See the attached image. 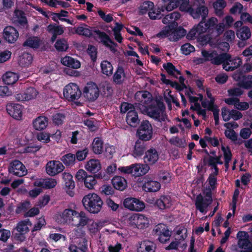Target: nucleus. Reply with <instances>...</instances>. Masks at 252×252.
Wrapping results in <instances>:
<instances>
[{"instance_id":"f257e3e1","label":"nucleus","mask_w":252,"mask_h":252,"mask_svg":"<svg viewBox=\"0 0 252 252\" xmlns=\"http://www.w3.org/2000/svg\"><path fill=\"white\" fill-rule=\"evenodd\" d=\"M210 162L212 165L213 173L209 176L207 182L204 185L203 193L205 196L203 197L201 194H199L196 197L195 200L196 207L201 213L205 212L208 206L212 202L211 191L215 188L217 182L216 176L218 173L216 164L222 163L219 157L211 158Z\"/></svg>"},{"instance_id":"f03ea898","label":"nucleus","mask_w":252,"mask_h":252,"mask_svg":"<svg viewBox=\"0 0 252 252\" xmlns=\"http://www.w3.org/2000/svg\"><path fill=\"white\" fill-rule=\"evenodd\" d=\"M201 54L206 60H209L214 64L219 65L222 63L223 68L227 71L234 70L242 64L240 58L232 57L226 53L218 55L216 51L202 50Z\"/></svg>"},{"instance_id":"7ed1b4c3","label":"nucleus","mask_w":252,"mask_h":252,"mask_svg":"<svg viewBox=\"0 0 252 252\" xmlns=\"http://www.w3.org/2000/svg\"><path fill=\"white\" fill-rule=\"evenodd\" d=\"M218 20L215 17H211L209 19L206 23L200 22L196 27H194L188 34V37L189 39H192L195 37H199L201 33L207 31L212 32L214 35L218 36L224 31V25L223 23L218 24Z\"/></svg>"},{"instance_id":"20e7f679","label":"nucleus","mask_w":252,"mask_h":252,"mask_svg":"<svg viewBox=\"0 0 252 252\" xmlns=\"http://www.w3.org/2000/svg\"><path fill=\"white\" fill-rule=\"evenodd\" d=\"M142 105L141 108L140 105L139 106V109L143 114L148 115L149 117L158 120L160 122H164L163 128L167 131L168 129V126L171 124L170 121L167 119V115L165 113V106L163 103L160 102H152L149 104V106Z\"/></svg>"},{"instance_id":"39448f33","label":"nucleus","mask_w":252,"mask_h":252,"mask_svg":"<svg viewBox=\"0 0 252 252\" xmlns=\"http://www.w3.org/2000/svg\"><path fill=\"white\" fill-rule=\"evenodd\" d=\"M204 2V0H195L192 6H197V8L194 10L190 5L189 0H180L178 7L181 11L189 12L194 19L201 17L204 20L208 14V8L203 5Z\"/></svg>"},{"instance_id":"423d86ee","label":"nucleus","mask_w":252,"mask_h":252,"mask_svg":"<svg viewBox=\"0 0 252 252\" xmlns=\"http://www.w3.org/2000/svg\"><path fill=\"white\" fill-rule=\"evenodd\" d=\"M82 202L85 209L92 214L99 212L103 205L101 198L95 193H89L85 195Z\"/></svg>"},{"instance_id":"0eeeda50","label":"nucleus","mask_w":252,"mask_h":252,"mask_svg":"<svg viewBox=\"0 0 252 252\" xmlns=\"http://www.w3.org/2000/svg\"><path fill=\"white\" fill-rule=\"evenodd\" d=\"M186 33V31L181 26L168 25L164 27L157 34V37L162 38L168 37L171 41H176L184 36Z\"/></svg>"},{"instance_id":"6e6552de","label":"nucleus","mask_w":252,"mask_h":252,"mask_svg":"<svg viewBox=\"0 0 252 252\" xmlns=\"http://www.w3.org/2000/svg\"><path fill=\"white\" fill-rule=\"evenodd\" d=\"M187 230L183 227L176 228L174 239L165 249L167 250H177L178 248L185 249L187 245L185 241L187 237Z\"/></svg>"},{"instance_id":"1a4fd4ad","label":"nucleus","mask_w":252,"mask_h":252,"mask_svg":"<svg viewBox=\"0 0 252 252\" xmlns=\"http://www.w3.org/2000/svg\"><path fill=\"white\" fill-rule=\"evenodd\" d=\"M78 211L71 208H66L59 213L55 217L56 221L60 224L73 225L75 224V219Z\"/></svg>"},{"instance_id":"9d476101","label":"nucleus","mask_w":252,"mask_h":252,"mask_svg":"<svg viewBox=\"0 0 252 252\" xmlns=\"http://www.w3.org/2000/svg\"><path fill=\"white\" fill-rule=\"evenodd\" d=\"M150 222V218L142 214H134L127 219V223L130 226L139 229L148 228Z\"/></svg>"},{"instance_id":"9b49d317","label":"nucleus","mask_w":252,"mask_h":252,"mask_svg":"<svg viewBox=\"0 0 252 252\" xmlns=\"http://www.w3.org/2000/svg\"><path fill=\"white\" fill-rule=\"evenodd\" d=\"M135 108L132 104L127 102H123L121 105V112H127L126 121L127 124L133 127H135L139 123L138 115L135 111Z\"/></svg>"},{"instance_id":"f8f14e48","label":"nucleus","mask_w":252,"mask_h":252,"mask_svg":"<svg viewBox=\"0 0 252 252\" xmlns=\"http://www.w3.org/2000/svg\"><path fill=\"white\" fill-rule=\"evenodd\" d=\"M199 41L202 45L209 44L211 47L217 48L223 51H228L230 47L229 42L219 41L218 40L211 38L209 35L199 37Z\"/></svg>"},{"instance_id":"ddd939ff","label":"nucleus","mask_w":252,"mask_h":252,"mask_svg":"<svg viewBox=\"0 0 252 252\" xmlns=\"http://www.w3.org/2000/svg\"><path fill=\"white\" fill-rule=\"evenodd\" d=\"M153 127L148 121L141 122L137 130V135L139 139L147 141L151 140L153 137Z\"/></svg>"},{"instance_id":"4468645a","label":"nucleus","mask_w":252,"mask_h":252,"mask_svg":"<svg viewBox=\"0 0 252 252\" xmlns=\"http://www.w3.org/2000/svg\"><path fill=\"white\" fill-rule=\"evenodd\" d=\"M237 245L241 249L240 252H252V243L249 240L248 232L240 231L237 234Z\"/></svg>"},{"instance_id":"2eb2a0df","label":"nucleus","mask_w":252,"mask_h":252,"mask_svg":"<svg viewBox=\"0 0 252 252\" xmlns=\"http://www.w3.org/2000/svg\"><path fill=\"white\" fill-rule=\"evenodd\" d=\"M63 94L66 99L72 101L79 98L81 92L76 84L71 83L64 87Z\"/></svg>"},{"instance_id":"dca6fc26","label":"nucleus","mask_w":252,"mask_h":252,"mask_svg":"<svg viewBox=\"0 0 252 252\" xmlns=\"http://www.w3.org/2000/svg\"><path fill=\"white\" fill-rule=\"evenodd\" d=\"M124 206L127 209L135 212H141L145 207V203L139 199L128 197L124 201Z\"/></svg>"},{"instance_id":"f3484780","label":"nucleus","mask_w":252,"mask_h":252,"mask_svg":"<svg viewBox=\"0 0 252 252\" xmlns=\"http://www.w3.org/2000/svg\"><path fill=\"white\" fill-rule=\"evenodd\" d=\"M64 168L63 164L59 160H50L46 165V172L50 176L58 175L62 172Z\"/></svg>"},{"instance_id":"a211bd4d","label":"nucleus","mask_w":252,"mask_h":252,"mask_svg":"<svg viewBox=\"0 0 252 252\" xmlns=\"http://www.w3.org/2000/svg\"><path fill=\"white\" fill-rule=\"evenodd\" d=\"M84 96L90 101L96 100L99 95V90L96 84L88 83L83 89Z\"/></svg>"},{"instance_id":"6ab92c4d","label":"nucleus","mask_w":252,"mask_h":252,"mask_svg":"<svg viewBox=\"0 0 252 252\" xmlns=\"http://www.w3.org/2000/svg\"><path fill=\"white\" fill-rule=\"evenodd\" d=\"M135 99L138 102L135 104V107L137 109H139L140 105L142 108V105L147 107L152 102L151 94L147 91L137 92L135 94Z\"/></svg>"},{"instance_id":"aec40b11","label":"nucleus","mask_w":252,"mask_h":252,"mask_svg":"<svg viewBox=\"0 0 252 252\" xmlns=\"http://www.w3.org/2000/svg\"><path fill=\"white\" fill-rule=\"evenodd\" d=\"M189 93H188V95L190 102L194 104L193 105H192L191 106V108L196 110L197 114L201 116L203 119H205L206 118V110L205 109H201L200 105L198 103L199 101H201L202 100V95L201 94H199L198 96L191 95V94H193V91L190 89H189Z\"/></svg>"},{"instance_id":"412c9836","label":"nucleus","mask_w":252,"mask_h":252,"mask_svg":"<svg viewBox=\"0 0 252 252\" xmlns=\"http://www.w3.org/2000/svg\"><path fill=\"white\" fill-rule=\"evenodd\" d=\"M155 231L161 243H165L170 240L171 231L164 224H158L156 226Z\"/></svg>"},{"instance_id":"4be33fe9","label":"nucleus","mask_w":252,"mask_h":252,"mask_svg":"<svg viewBox=\"0 0 252 252\" xmlns=\"http://www.w3.org/2000/svg\"><path fill=\"white\" fill-rule=\"evenodd\" d=\"M8 171L10 173L19 177L23 176L27 173L24 165L17 160H14L10 163Z\"/></svg>"},{"instance_id":"5701e85b","label":"nucleus","mask_w":252,"mask_h":252,"mask_svg":"<svg viewBox=\"0 0 252 252\" xmlns=\"http://www.w3.org/2000/svg\"><path fill=\"white\" fill-rule=\"evenodd\" d=\"M19 37L17 30L12 26L6 27L3 32V37L9 43H13L16 41Z\"/></svg>"},{"instance_id":"b1692460","label":"nucleus","mask_w":252,"mask_h":252,"mask_svg":"<svg viewBox=\"0 0 252 252\" xmlns=\"http://www.w3.org/2000/svg\"><path fill=\"white\" fill-rule=\"evenodd\" d=\"M233 79L239 81V85L245 89L252 88V75L243 76L240 73L233 75Z\"/></svg>"},{"instance_id":"393cba45","label":"nucleus","mask_w":252,"mask_h":252,"mask_svg":"<svg viewBox=\"0 0 252 252\" xmlns=\"http://www.w3.org/2000/svg\"><path fill=\"white\" fill-rule=\"evenodd\" d=\"M107 222V221L105 220H95L91 219L87 225L88 231L92 236L95 235L105 225Z\"/></svg>"},{"instance_id":"a878e982","label":"nucleus","mask_w":252,"mask_h":252,"mask_svg":"<svg viewBox=\"0 0 252 252\" xmlns=\"http://www.w3.org/2000/svg\"><path fill=\"white\" fill-rule=\"evenodd\" d=\"M38 92L33 88H28L24 92L19 93L15 95V98L18 101H27L36 97Z\"/></svg>"},{"instance_id":"bb28decb","label":"nucleus","mask_w":252,"mask_h":252,"mask_svg":"<svg viewBox=\"0 0 252 252\" xmlns=\"http://www.w3.org/2000/svg\"><path fill=\"white\" fill-rule=\"evenodd\" d=\"M62 178L64 182V189L70 196L74 194L73 190L75 188V183L73 180L72 176L69 173L64 172L62 174Z\"/></svg>"},{"instance_id":"cd10ccee","label":"nucleus","mask_w":252,"mask_h":252,"mask_svg":"<svg viewBox=\"0 0 252 252\" xmlns=\"http://www.w3.org/2000/svg\"><path fill=\"white\" fill-rule=\"evenodd\" d=\"M155 204L159 209L164 210L173 207L175 201L170 196L162 195L156 200Z\"/></svg>"},{"instance_id":"c85d7f7f","label":"nucleus","mask_w":252,"mask_h":252,"mask_svg":"<svg viewBox=\"0 0 252 252\" xmlns=\"http://www.w3.org/2000/svg\"><path fill=\"white\" fill-rule=\"evenodd\" d=\"M23 107L18 104L9 103L6 106L8 114L13 118L19 120L22 116Z\"/></svg>"},{"instance_id":"c756f323","label":"nucleus","mask_w":252,"mask_h":252,"mask_svg":"<svg viewBox=\"0 0 252 252\" xmlns=\"http://www.w3.org/2000/svg\"><path fill=\"white\" fill-rule=\"evenodd\" d=\"M84 168L88 172L96 174L101 170L102 166L99 160L92 158L85 163Z\"/></svg>"},{"instance_id":"7c9ffc66","label":"nucleus","mask_w":252,"mask_h":252,"mask_svg":"<svg viewBox=\"0 0 252 252\" xmlns=\"http://www.w3.org/2000/svg\"><path fill=\"white\" fill-rule=\"evenodd\" d=\"M61 63L63 65L74 69H78L81 66V63L79 60L68 56L62 58Z\"/></svg>"},{"instance_id":"2f4dec72","label":"nucleus","mask_w":252,"mask_h":252,"mask_svg":"<svg viewBox=\"0 0 252 252\" xmlns=\"http://www.w3.org/2000/svg\"><path fill=\"white\" fill-rule=\"evenodd\" d=\"M161 80L164 84H165L166 85H169L172 87L175 88V89L179 91L183 90L184 89H187L186 85L184 84L185 79L183 77L180 76L179 77V81L181 83V84H179L177 82H173L171 81L169 79H167L165 75L163 74H161Z\"/></svg>"},{"instance_id":"473e14b6","label":"nucleus","mask_w":252,"mask_h":252,"mask_svg":"<svg viewBox=\"0 0 252 252\" xmlns=\"http://www.w3.org/2000/svg\"><path fill=\"white\" fill-rule=\"evenodd\" d=\"M149 170V167L147 164L135 163L132 164V175L136 177L142 176Z\"/></svg>"},{"instance_id":"72a5a7b5","label":"nucleus","mask_w":252,"mask_h":252,"mask_svg":"<svg viewBox=\"0 0 252 252\" xmlns=\"http://www.w3.org/2000/svg\"><path fill=\"white\" fill-rule=\"evenodd\" d=\"M156 246L150 241L145 240L138 243L137 247V252H155Z\"/></svg>"},{"instance_id":"f704fd0d","label":"nucleus","mask_w":252,"mask_h":252,"mask_svg":"<svg viewBox=\"0 0 252 252\" xmlns=\"http://www.w3.org/2000/svg\"><path fill=\"white\" fill-rule=\"evenodd\" d=\"M181 15L179 12H174L166 15L162 20L164 24L178 26L177 21L180 18Z\"/></svg>"},{"instance_id":"c9c22d12","label":"nucleus","mask_w":252,"mask_h":252,"mask_svg":"<svg viewBox=\"0 0 252 252\" xmlns=\"http://www.w3.org/2000/svg\"><path fill=\"white\" fill-rule=\"evenodd\" d=\"M161 188L160 183L156 181L147 180L144 183L142 188L145 191L157 192Z\"/></svg>"},{"instance_id":"e433bc0d","label":"nucleus","mask_w":252,"mask_h":252,"mask_svg":"<svg viewBox=\"0 0 252 252\" xmlns=\"http://www.w3.org/2000/svg\"><path fill=\"white\" fill-rule=\"evenodd\" d=\"M32 124L35 129L42 130L47 127L48 125V120L45 117L39 116L33 121Z\"/></svg>"},{"instance_id":"4c0bfd02","label":"nucleus","mask_w":252,"mask_h":252,"mask_svg":"<svg viewBox=\"0 0 252 252\" xmlns=\"http://www.w3.org/2000/svg\"><path fill=\"white\" fill-rule=\"evenodd\" d=\"M103 145L104 143L101 138L99 137H95L92 143L91 149L94 154L100 155L103 151Z\"/></svg>"},{"instance_id":"58836bf2","label":"nucleus","mask_w":252,"mask_h":252,"mask_svg":"<svg viewBox=\"0 0 252 252\" xmlns=\"http://www.w3.org/2000/svg\"><path fill=\"white\" fill-rule=\"evenodd\" d=\"M114 187L118 190L123 191L127 187V181L124 177L116 176L112 180Z\"/></svg>"},{"instance_id":"ea45409f","label":"nucleus","mask_w":252,"mask_h":252,"mask_svg":"<svg viewBox=\"0 0 252 252\" xmlns=\"http://www.w3.org/2000/svg\"><path fill=\"white\" fill-rule=\"evenodd\" d=\"M236 35L240 40L246 41L251 38L252 32L249 27L244 26L237 30Z\"/></svg>"},{"instance_id":"a19ab883","label":"nucleus","mask_w":252,"mask_h":252,"mask_svg":"<svg viewBox=\"0 0 252 252\" xmlns=\"http://www.w3.org/2000/svg\"><path fill=\"white\" fill-rule=\"evenodd\" d=\"M3 83L7 85H11L15 83L19 79L18 75L13 72L7 71L2 77Z\"/></svg>"},{"instance_id":"79ce46f5","label":"nucleus","mask_w":252,"mask_h":252,"mask_svg":"<svg viewBox=\"0 0 252 252\" xmlns=\"http://www.w3.org/2000/svg\"><path fill=\"white\" fill-rule=\"evenodd\" d=\"M158 159V155L155 149H151L149 150L144 156V160L150 164H154Z\"/></svg>"},{"instance_id":"37998d69","label":"nucleus","mask_w":252,"mask_h":252,"mask_svg":"<svg viewBox=\"0 0 252 252\" xmlns=\"http://www.w3.org/2000/svg\"><path fill=\"white\" fill-rule=\"evenodd\" d=\"M13 21L20 26L27 27V21L24 13L21 10H16L14 11Z\"/></svg>"},{"instance_id":"c03bdc74","label":"nucleus","mask_w":252,"mask_h":252,"mask_svg":"<svg viewBox=\"0 0 252 252\" xmlns=\"http://www.w3.org/2000/svg\"><path fill=\"white\" fill-rule=\"evenodd\" d=\"M95 177L97 178H101L99 174L95 175V176L88 175L83 181L85 187L90 190L94 189L97 183Z\"/></svg>"},{"instance_id":"a18cd8bd","label":"nucleus","mask_w":252,"mask_h":252,"mask_svg":"<svg viewBox=\"0 0 252 252\" xmlns=\"http://www.w3.org/2000/svg\"><path fill=\"white\" fill-rule=\"evenodd\" d=\"M47 30L53 34L51 38L52 42L55 40L57 35H61L64 32L63 27L61 25H49L47 27Z\"/></svg>"},{"instance_id":"49530a36","label":"nucleus","mask_w":252,"mask_h":252,"mask_svg":"<svg viewBox=\"0 0 252 252\" xmlns=\"http://www.w3.org/2000/svg\"><path fill=\"white\" fill-rule=\"evenodd\" d=\"M76 218L78 219L79 220L77 222L75 220V224L73 226H76L77 227L79 226H84L86 225H88L89 221L91 220L87 216L86 213L83 211L78 212V214L76 217Z\"/></svg>"},{"instance_id":"de8ad7c7","label":"nucleus","mask_w":252,"mask_h":252,"mask_svg":"<svg viewBox=\"0 0 252 252\" xmlns=\"http://www.w3.org/2000/svg\"><path fill=\"white\" fill-rule=\"evenodd\" d=\"M31 223L29 220L21 221L18 223L15 229L20 234H24L29 231V226Z\"/></svg>"},{"instance_id":"09e8293b","label":"nucleus","mask_w":252,"mask_h":252,"mask_svg":"<svg viewBox=\"0 0 252 252\" xmlns=\"http://www.w3.org/2000/svg\"><path fill=\"white\" fill-rule=\"evenodd\" d=\"M145 151V146L141 141L137 140L134 145V149L132 152V156L135 158L140 157Z\"/></svg>"},{"instance_id":"8fccbe9b","label":"nucleus","mask_w":252,"mask_h":252,"mask_svg":"<svg viewBox=\"0 0 252 252\" xmlns=\"http://www.w3.org/2000/svg\"><path fill=\"white\" fill-rule=\"evenodd\" d=\"M164 96L169 108L171 107V102L175 103L177 106H179V102L177 101L174 95L172 94L171 91L169 89H166L165 90Z\"/></svg>"},{"instance_id":"3c124183","label":"nucleus","mask_w":252,"mask_h":252,"mask_svg":"<svg viewBox=\"0 0 252 252\" xmlns=\"http://www.w3.org/2000/svg\"><path fill=\"white\" fill-rule=\"evenodd\" d=\"M163 7L167 11H171L178 7L180 4V0H162Z\"/></svg>"},{"instance_id":"603ef678","label":"nucleus","mask_w":252,"mask_h":252,"mask_svg":"<svg viewBox=\"0 0 252 252\" xmlns=\"http://www.w3.org/2000/svg\"><path fill=\"white\" fill-rule=\"evenodd\" d=\"M100 66L103 74L107 76H110L112 74L113 67L109 62L103 61L101 63Z\"/></svg>"},{"instance_id":"864d4df0","label":"nucleus","mask_w":252,"mask_h":252,"mask_svg":"<svg viewBox=\"0 0 252 252\" xmlns=\"http://www.w3.org/2000/svg\"><path fill=\"white\" fill-rule=\"evenodd\" d=\"M164 10H166L164 7L161 6V7H158V8H156L153 7L152 9L150 10V11L148 12V15L150 19H157L160 18L162 14L161 12H164Z\"/></svg>"},{"instance_id":"5fc2aeb1","label":"nucleus","mask_w":252,"mask_h":252,"mask_svg":"<svg viewBox=\"0 0 252 252\" xmlns=\"http://www.w3.org/2000/svg\"><path fill=\"white\" fill-rule=\"evenodd\" d=\"M226 5V2L223 0H217L213 3V7L217 16H221L223 15L222 9Z\"/></svg>"},{"instance_id":"6e6d98bb","label":"nucleus","mask_w":252,"mask_h":252,"mask_svg":"<svg viewBox=\"0 0 252 252\" xmlns=\"http://www.w3.org/2000/svg\"><path fill=\"white\" fill-rule=\"evenodd\" d=\"M205 91L209 100L202 101V105L204 108L212 109L214 106H215L214 104L215 99L212 96L211 93L208 89L207 88Z\"/></svg>"},{"instance_id":"4d7b16f0","label":"nucleus","mask_w":252,"mask_h":252,"mask_svg":"<svg viewBox=\"0 0 252 252\" xmlns=\"http://www.w3.org/2000/svg\"><path fill=\"white\" fill-rule=\"evenodd\" d=\"M75 33L87 37L90 36L92 33L90 28L86 25L77 27L75 29Z\"/></svg>"},{"instance_id":"13d9d810","label":"nucleus","mask_w":252,"mask_h":252,"mask_svg":"<svg viewBox=\"0 0 252 252\" xmlns=\"http://www.w3.org/2000/svg\"><path fill=\"white\" fill-rule=\"evenodd\" d=\"M75 156L72 154H67L63 156L61 158V161L66 166H71L75 162Z\"/></svg>"},{"instance_id":"bf43d9fd","label":"nucleus","mask_w":252,"mask_h":252,"mask_svg":"<svg viewBox=\"0 0 252 252\" xmlns=\"http://www.w3.org/2000/svg\"><path fill=\"white\" fill-rule=\"evenodd\" d=\"M32 61V56L31 54L25 53L20 57L19 63L21 66H28Z\"/></svg>"},{"instance_id":"052dcab7","label":"nucleus","mask_w":252,"mask_h":252,"mask_svg":"<svg viewBox=\"0 0 252 252\" xmlns=\"http://www.w3.org/2000/svg\"><path fill=\"white\" fill-rule=\"evenodd\" d=\"M41 41L37 37L29 38L24 43V46H27L32 48H37L40 44Z\"/></svg>"},{"instance_id":"680f3d73","label":"nucleus","mask_w":252,"mask_h":252,"mask_svg":"<svg viewBox=\"0 0 252 252\" xmlns=\"http://www.w3.org/2000/svg\"><path fill=\"white\" fill-rule=\"evenodd\" d=\"M163 66L168 74L177 78H178V75L180 74V72L175 68V66L171 63H168L164 64Z\"/></svg>"},{"instance_id":"e2e57ef3","label":"nucleus","mask_w":252,"mask_h":252,"mask_svg":"<svg viewBox=\"0 0 252 252\" xmlns=\"http://www.w3.org/2000/svg\"><path fill=\"white\" fill-rule=\"evenodd\" d=\"M154 4L153 2L146 1L142 3L139 7V12L141 14L149 12L153 8Z\"/></svg>"},{"instance_id":"0e129e2a","label":"nucleus","mask_w":252,"mask_h":252,"mask_svg":"<svg viewBox=\"0 0 252 252\" xmlns=\"http://www.w3.org/2000/svg\"><path fill=\"white\" fill-rule=\"evenodd\" d=\"M125 75L124 69L121 67H119L114 74V81L117 84L122 83L124 80Z\"/></svg>"},{"instance_id":"69168bd1","label":"nucleus","mask_w":252,"mask_h":252,"mask_svg":"<svg viewBox=\"0 0 252 252\" xmlns=\"http://www.w3.org/2000/svg\"><path fill=\"white\" fill-rule=\"evenodd\" d=\"M221 150L223 153L225 159V166L226 169H228L229 168V162L231 160L232 154L230 149L227 146L222 145Z\"/></svg>"},{"instance_id":"338daca9","label":"nucleus","mask_w":252,"mask_h":252,"mask_svg":"<svg viewBox=\"0 0 252 252\" xmlns=\"http://www.w3.org/2000/svg\"><path fill=\"white\" fill-rule=\"evenodd\" d=\"M123 25L119 24L118 23H116V26L113 29L115 38L119 43L122 42L123 40V38L120 33L121 31L123 29Z\"/></svg>"},{"instance_id":"774afa93","label":"nucleus","mask_w":252,"mask_h":252,"mask_svg":"<svg viewBox=\"0 0 252 252\" xmlns=\"http://www.w3.org/2000/svg\"><path fill=\"white\" fill-rule=\"evenodd\" d=\"M55 47L59 51H65L68 48V45L65 39H60L57 41Z\"/></svg>"}]
</instances>
